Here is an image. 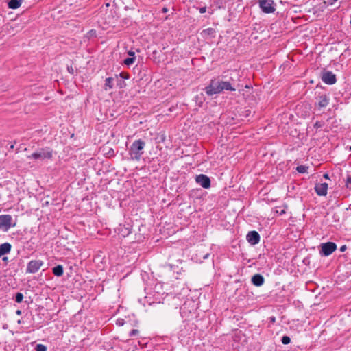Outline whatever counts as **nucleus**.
<instances>
[{
	"label": "nucleus",
	"instance_id": "1",
	"mask_svg": "<svg viewBox=\"0 0 351 351\" xmlns=\"http://www.w3.org/2000/svg\"><path fill=\"white\" fill-rule=\"evenodd\" d=\"M228 76V75H222L221 76L213 78L210 80V84L206 88H234V86L238 88H252L250 84H236L234 82L227 81L226 77Z\"/></svg>",
	"mask_w": 351,
	"mask_h": 351
},
{
	"label": "nucleus",
	"instance_id": "2",
	"mask_svg": "<svg viewBox=\"0 0 351 351\" xmlns=\"http://www.w3.org/2000/svg\"><path fill=\"white\" fill-rule=\"evenodd\" d=\"M145 146V142L142 139L134 141L128 150V154L130 156V158L133 160H140L142 155L144 153L143 149Z\"/></svg>",
	"mask_w": 351,
	"mask_h": 351
},
{
	"label": "nucleus",
	"instance_id": "3",
	"mask_svg": "<svg viewBox=\"0 0 351 351\" xmlns=\"http://www.w3.org/2000/svg\"><path fill=\"white\" fill-rule=\"evenodd\" d=\"M53 149L50 147L40 148L38 151L32 153L28 156V158H33L34 160H51L53 158Z\"/></svg>",
	"mask_w": 351,
	"mask_h": 351
},
{
	"label": "nucleus",
	"instance_id": "4",
	"mask_svg": "<svg viewBox=\"0 0 351 351\" xmlns=\"http://www.w3.org/2000/svg\"><path fill=\"white\" fill-rule=\"evenodd\" d=\"M330 98L326 95H318L316 97L314 110L321 111L322 108H326L329 104Z\"/></svg>",
	"mask_w": 351,
	"mask_h": 351
},
{
	"label": "nucleus",
	"instance_id": "5",
	"mask_svg": "<svg viewBox=\"0 0 351 351\" xmlns=\"http://www.w3.org/2000/svg\"><path fill=\"white\" fill-rule=\"evenodd\" d=\"M337 249V245L333 242H326L321 245L319 253L322 256H328Z\"/></svg>",
	"mask_w": 351,
	"mask_h": 351
},
{
	"label": "nucleus",
	"instance_id": "6",
	"mask_svg": "<svg viewBox=\"0 0 351 351\" xmlns=\"http://www.w3.org/2000/svg\"><path fill=\"white\" fill-rule=\"evenodd\" d=\"M12 217L10 215H0V229L4 231H8L12 226H14L15 223L12 224Z\"/></svg>",
	"mask_w": 351,
	"mask_h": 351
},
{
	"label": "nucleus",
	"instance_id": "7",
	"mask_svg": "<svg viewBox=\"0 0 351 351\" xmlns=\"http://www.w3.org/2000/svg\"><path fill=\"white\" fill-rule=\"evenodd\" d=\"M43 264L44 262L42 260H32L27 265L26 272L30 274L36 273Z\"/></svg>",
	"mask_w": 351,
	"mask_h": 351
},
{
	"label": "nucleus",
	"instance_id": "8",
	"mask_svg": "<svg viewBox=\"0 0 351 351\" xmlns=\"http://www.w3.org/2000/svg\"><path fill=\"white\" fill-rule=\"evenodd\" d=\"M259 6L265 13H273L275 11L274 1L273 0H260Z\"/></svg>",
	"mask_w": 351,
	"mask_h": 351
},
{
	"label": "nucleus",
	"instance_id": "9",
	"mask_svg": "<svg viewBox=\"0 0 351 351\" xmlns=\"http://www.w3.org/2000/svg\"><path fill=\"white\" fill-rule=\"evenodd\" d=\"M195 181L204 189H208L210 186V180L209 177L204 174H200L196 176Z\"/></svg>",
	"mask_w": 351,
	"mask_h": 351
},
{
	"label": "nucleus",
	"instance_id": "10",
	"mask_svg": "<svg viewBox=\"0 0 351 351\" xmlns=\"http://www.w3.org/2000/svg\"><path fill=\"white\" fill-rule=\"evenodd\" d=\"M246 239L250 244L254 245L259 243L260 235L255 230L250 231L246 236Z\"/></svg>",
	"mask_w": 351,
	"mask_h": 351
},
{
	"label": "nucleus",
	"instance_id": "11",
	"mask_svg": "<svg viewBox=\"0 0 351 351\" xmlns=\"http://www.w3.org/2000/svg\"><path fill=\"white\" fill-rule=\"evenodd\" d=\"M322 81L329 85H332L336 82V76L331 71H325L322 73Z\"/></svg>",
	"mask_w": 351,
	"mask_h": 351
},
{
	"label": "nucleus",
	"instance_id": "12",
	"mask_svg": "<svg viewBox=\"0 0 351 351\" xmlns=\"http://www.w3.org/2000/svg\"><path fill=\"white\" fill-rule=\"evenodd\" d=\"M225 73V75H228V76L226 77L227 81L234 82L236 84H241L240 83H237V81H239V73L237 71H228Z\"/></svg>",
	"mask_w": 351,
	"mask_h": 351
},
{
	"label": "nucleus",
	"instance_id": "13",
	"mask_svg": "<svg viewBox=\"0 0 351 351\" xmlns=\"http://www.w3.org/2000/svg\"><path fill=\"white\" fill-rule=\"evenodd\" d=\"M328 184L321 183L316 184L315 186V191L319 196H326L327 195Z\"/></svg>",
	"mask_w": 351,
	"mask_h": 351
},
{
	"label": "nucleus",
	"instance_id": "14",
	"mask_svg": "<svg viewBox=\"0 0 351 351\" xmlns=\"http://www.w3.org/2000/svg\"><path fill=\"white\" fill-rule=\"evenodd\" d=\"M117 82V85L121 86V83L123 82L122 78H119L117 75L114 77H110L106 79L105 86L109 88H112L114 86V82Z\"/></svg>",
	"mask_w": 351,
	"mask_h": 351
},
{
	"label": "nucleus",
	"instance_id": "15",
	"mask_svg": "<svg viewBox=\"0 0 351 351\" xmlns=\"http://www.w3.org/2000/svg\"><path fill=\"white\" fill-rule=\"evenodd\" d=\"M252 283L256 287H261L264 284L265 278L259 274H254L251 279Z\"/></svg>",
	"mask_w": 351,
	"mask_h": 351
},
{
	"label": "nucleus",
	"instance_id": "16",
	"mask_svg": "<svg viewBox=\"0 0 351 351\" xmlns=\"http://www.w3.org/2000/svg\"><path fill=\"white\" fill-rule=\"evenodd\" d=\"M12 245L9 243H4L0 245V257L10 252Z\"/></svg>",
	"mask_w": 351,
	"mask_h": 351
},
{
	"label": "nucleus",
	"instance_id": "17",
	"mask_svg": "<svg viewBox=\"0 0 351 351\" xmlns=\"http://www.w3.org/2000/svg\"><path fill=\"white\" fill-rule=\"evenodd\" d=\"M201 34L205 38H208V37H210V38L215 37V30L211 27L207 28L206 29H204L202 32Z\"/></svg>",
	"mask_w": 351,
	"mask_h": 351
},
{
	"label": "nucleus",
	"instance_id": "18",
	"mask_svg": "<svg viewBox=\"0 0 351 351\" xmlns=\"http://www.w3.org/2000/svg\"><path fill=\"white\" fill-rule=\"evenodd\" d=\"M52 273L54 276L60 277L63 275L64 268L62 265H58L52 268Z\"/></svg>",
	"mask_w": 351,
	"mask_h": 351
},
{
	"label": "nucleus",
	"instance_id": "19",
	"mask_svg": "<svg viewBox=\"0 0 351 351\" xmlns=\"http://www.w3.org/2000/svg\"><path fill=\"white\" fill-rule=\"evenodd\" d=\"M22 0H10L8 1V8L11 9H16L21 6Z\"/></svg>",
	"mask_w": 351,
	"mask_h": 351
},
{
	"label": "nucleus",
	"instance_id": "20",
	"mask_svg": "<svg viewBox=\"0 0 351 351\" xmlns=\"http://www.w3.org/2000/svg\"><path fill=\"white\" fill-rule=\"evenodd\" d=\"M208 96H213L215 94L220 93L223 89H204Z\"/></svg>",
	"mask_w": 351,
	"mask_h": 351
},
{
	"label": "nucleus",
	"instance_id": "21",
	"mask_svg": "<svg viewBox=\"0 0 351 351\" xmlns=\"http://www.w3.org/2000/svg\"><path fill=\"white\" fill-rule=\"evenodd\" d=\"M166 139L165 132H161L157 134L156 140L158 143H163Z\"/></svg>",
	"mask_w": 351,
	"mask_h": 351
},
{
	"label": "nucleus",
	"instance_id": "22",
	"mask_svg": "<svg viewBox=\"0 0 351 351\" xmlns=\"http://www.w3.org/2000/svg\"><path fill=\"white\" fill-rule=\"evenodd\" d=\"M308 169V167L305 165H299L296 167V170L300 173H304L307 172V170Z\"/></svg>",
	"mask_w": 351,
	"mask_h": 351
},
{
	"label": "nucleus",
	"instance_id": "23",
	"mask_svg": "<svg viewBox=\"0 0 351 351\" xmlns=\"http://www.w3.org/2000/svg\"><path fill=\"white\" fill-rule=\"evenodd\" d=\"M135 60H136L135 57H129V58H125L123 62L125 65L130 66L134 62Z\"/></svg>",
	"mask_w": 351,
	"mask_h": 351
},
{
	"label": "nucleus",
	"instance_id": "24",
	"mask_svg": "<svg viewBox=\"0 0 351 351\" xmlns=\"http://www.w3.org/2000/svg\"><path fill=\"white\" fill-rule=\"evenodd\" d=\"M23 300V293H20V292H18L16 295H15V298H14V300L17 303H21Z\"/></svg>",
	"mask_w": 351,
	"mask_h": 351
},
{
	"label": "nucleus",
	"instance_id": "25",
	"mask_svg": "<svg viewBox=\"0 0 351 351\" xmlns=\"http://www.w3.org/2000/svg\"><path fill=\"white\" fill-rule=\"evenodd\" d=\"M36 351H47L46 346L43 344H37L35 347Z\"/></svg>",
	"mask_w": 351,
	"mask_h": 351
},
{
	"label": "nucleus",
	"instance_id": "26",
	"mask_svg": "<svg viewBox=\"0 0 351 351\" xmlns=\"http://www.w3.org/2000/svg\"><path fill=\"white\" fill-rule=\"evenodd\" d=\"M281 342L285 345H287L291 342V339L289 336L285 335L282 337Z\"/></svg>",
	"mask_w": 351,
	"mask_h": 351
},
{
	"label": "nucleus",
	"instance_id": "27",
	"mask_svg": "<svg viewBox=\"0 0 351 351\" xmlns=\"http://www.w3.org/2000/svg\"><path fill=\"white\" fill-rule=\"evenodd\" d=\"M346 186L351 189V175H348L346 179Z\"/></svg>",
	"mask_w": 351,
	"mask_h": 351
},
{
	"label": "nucleus",
	"instance_id": "28",
	"mask_svg": "<svg viewBox=\"0 0 351 351\" xmlns=\"http://www.w3.org/2000/svg\"><path fill=\"white\" fill-rule=\"evenodd\" d=\"M139 333V331L137 329H132L130 333H129V337H134V336H136L138 335Z\"/></svg>",
	"mask_w": 351,
	"mask_h": 351
},
{
	"label": "nucleus",
	"instance_id": "29",
	"mask_svg": "<svg viewBox=\"0 0 351 351\" xmlns=\"http://www.w3.org/2000/svg\"><path fill=\"white\" fill-rule=\"evenodd\" d=\"M125 324V321L123 319H118L117 321H116V324L119 326H123Z\"/></svg>",
	"mask_w": 351,
	"mask_h": 351
},
{
	"label": "nucleus",
	"instance_id": "30",
	"mask_svg": "<svg viewBox=\"0 0 351 351\" xmlns=\"http://www.w3.org/2000/svg\"><path fill=\"white\" fill-rule=\"evenodd\" d=\"M323 123L321 122V121H316L315 123L314 124V128H320L323 126Z\"/></svg>",
	"mask_w": 351,
	"mask_h": 351
},
{
	"label": "nucleus",
	"instance_id": "31",
	"mask_svg": "<svg viewBox=\"0 0 351 351\" xmlns=\"http://www.w3.org/2000/svg\"><path fill=\"white\" fill-rule=\"evenodd\" d=\"M199 12H200L201 14H204V13H205V12H206V7H205V6H204V7H202V8H200L199 9Z\"/></svg>",
	"mask_w": 351,
	"mask_h": 351
},
{
	"label": "nucleus",
	"instance_id": "32",
	"mask_svg": "<svg viewBox=\"0 0 351 351\" xmlns=\"http://www.w3.org/2000/svg\"><path fill=\"white\" fill-rule=\"evenodd\" d=\"M346 249H347L346 245H343L341 246V247H340L339 250H340L341 252H345V251L346 250Z\"/></svg>",
	"mask_w": 351,
	"mask_h": 351
},
{
	"label": "nucleus",
	"instance_id": "33",
	"mask_svg": "<svg viewBox=\"0 0 351 351\" xmlns=\"http://www.w3.org/2000/svg\"><path fill=\"white\" fill-rule=\"evenodd\" d=\"M269 319H270V322H271V323H274V322H276V317H274V316H273V317H271L269 318Z\"/></svg>",
	"mask_w": 351,
	"mask_h": 351
},
{
	"label": "nucleus",
	"instance_id": "34",
	"mask_svg": "<svg viewBox=\"0 0 351 351\" xmlns=\"http://www.w3.org/2000/svg\"><path fill=\"white\" fill-rule=\"evenodd\" d=\"M128 54H129V56H130V57H135V56H134V54H135V53H134V52H133V51H130L128 52Z\"/></svg>",
	"mask_w": 351,
	"mask_h": 351
},
{
	"label": "nucleus",
	"instance_id": "35",
	"mask_svg": "<svg viewBox=\"0 0 351 351\" xmlns=\"http://www.w3.org/2000/svg\"><path fill=\"white\" fill-rule=\"evenodd\" d=\"M68 71L70 73H73V69L72 68V66L68 67Z\"/></svg>",
	"mask_w": 351,
	"mask_h": 351
},
{
	"label": "nucleus",
	"instance_id": "36",
	"mask_svg": "<svg viewBox=\"0 0 351 351\" xmlns=\"http://www.w3.org/2000/svg\"><path fill=\"white\" fill-rule=\"evenodd\" d=\"M323 177H324L325 179H327V180L330 179V178H329V175H328V173H324V176H323Z\"/></svg>",
	"mask_w": 351,
	"mask_h": 351
},
{
	"label": "nucleus",
	"instance_id": "37",
	"mask_svg": "<svg viewBox=\"0 0 351 351\" xmlns=\"http://www.w3.org/2000/svg\"><path fill=\"white\" fill-rule=\"evenodd\" d=\"M2 260H3V261L7 263L8 261V258L7 256H4V257H3Z\"/></svg>",
	"mask_w": 351,
	"mask_h": 351
},
{
	"label": "nucleus",
	"instance_id": "38",
	"mask_svg": "<svg viewBox=\"0 0 351 351\" xmlns=\"http://www.w3.org/2000/svg\"><path fill=\"white\" fill-rule=\"evenodd\" d=\"M168 11V9L167 8H162V12L165 13Z\"/></svg>",
	"mask_w": 351,
	"mask_h": 351
},
{
	"label": "nucleus",
	"instance_id": "39",
	"mask_svg": "<svg viewBox=\"0 0 351 351\" xmlns=\"http://www.w3.org/2000/svg\"><path fill=\"white\" fill-rule=\"evenodd\" d=\"M16 313L18 315H21V310H17Z\"/></svg>",
	"mask_w": 351,
	"mask_h": 351
},
{
	"label": "nucleus",
	"instance_id": "40",
	"mask_svg": "<svg viewBox=\"0 0 351 351\" xmlns=\"http://www.w3.org/2000/svg\"><path fill=\"white\" fill-rule=\"evenodd\" d=\"M58 92L60 93V94H63V92H62V88H60L58 89Z\"/></svg>",
	"mask_w": 351,
	"mask_h": 351
},
{
	"label": "nucleus",
	"instance_id": "41",
	"mask_svg": "<svg viewBox=\"0 0 351 351\" xmlns=\"http://www.w3.org/2000/svg\"><path fill=\"white\" fill-rule=\"evenodd\" d=\"M14 145L13 144V145H12L10 146V149H14Z\"/></svg>",
	"mask_w": 351,
	"mask_h": 351
},
{
	"label": "nucleus",
	"instance_id": "42",
	"mask_svg": "<svg viewBox=\"0 0 351 351\" xmlns=\"http://www.w3.org/2000/svg\"><path fill=\"white\" fill-rule=\"evenodd\" d=\"M130 233V230H127L126 234H128Z\"/></svg>",
	"mask_w": 351,
	"mask_h": 351
},
{
	"label": "nucleus",
	"instance_id": "43",
	"mask_svg": "<svg viewBox=\"0 0 351 351\" xmlns=\"http://www.w3.org/2000/svg\"><path fill=\"white\" fill-rule=\"evenodd\" d=\"M320 86L319 84L316 85V88H319Z\"/></svg>",
	"mask_w": 351,
	"mask_h": 351
},
{
	"label": "nucleus",
	"instance_id": "44",
	"mask_svg": "<svg viewBox=\"0 0 351 351\" xmlns=\"http://www.w3.org/2000/svg\"><path fill=\"white\" fill-rule=\"evenodd\" d=\"M246 112H249V113H250V110H246Z\"/></svg>",
	"mask_w": 351,
	"mask_h": 351
},
{
	"label": "nucleus",
	"instance_id": "45",
	"mask_svg": "<svg viewBox=\"0 0 351 351\" xmlns=\"http://www.w3.org/2000/svg\"><path fill=\"white\" fill-rule=\"evenodd\" d=\"M230 90H235L236 89L234 88H232V89H230Z\"/></svg>",
	"mask_w": 351,
	"mask_h": 351
},
{
	"label": "nucleus",
	"instance_id": "46",
	"mask_svg": "<svg viewBox=\"0 0 351 351\" xmlns=\"http://www.w3.org/2000/svg\"><path fill=\"white\" fill-rule=\"evenodd\" d=\"M337 1V0H333V1H335H335Z\"/></svg>",
	"mask_w": 351,
	"mask_h": 351
}]
</instances>
